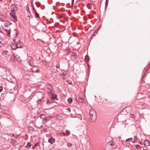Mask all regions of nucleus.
Masks as SVG:
<instances>
[{
	"label": "nucleus",
	"instance_id": "7c9ffc66",
	"mask_svg": "<svg viewBox=\"0 0 150 150\" xmlns=\"http://www.w3.org/2000/svg\"><path fill=\"white\" fill-rule=\"evenodd\" d=\"M29 59L30 61V63H29V64L30 65H31L32 64V58L30 57Z\"/></svg>",
	"mask_w": 150,
	"mask_h": 150
},
{
	"label": "nucleus",
	"instance_id": "ddd939ff",
	"mask_svg": "<svg viewBox=\"0 0 150 150\" xmlns=\"http://www.w3.org/2000/svg\"><path fill=\"white\" fill-rule=\"evenodd\" d=\"M144 144L146 146H149L150 145V143L148 140L145 141L144 142Z\"/></svg>",
	"mask_w": 150,
	"mask_h": 150
},
{
	"label": "nucleus",
	"instance_id": "a878e982",
	"mask_svg": "<svg viewBox=\"0 0 150 150\" xmlns=\"http://www.w3.org/2000/svg\"><path fill=\"white\" fill-rule=\"evenodd\" d=\"M38 143H36V144H34V146H33V147H32V149H35V147H36V146H37V145H38Z\"/></svg>",
	"mask_w": 150,
	"mask_h": 150
},
{
	"label": "nucleus",
	"instance_id": "2f4dec72",
	"mask_svg": "<svg viewBox=\"0 0 150 150\" xmlns=\"http://www.w3.org/2000/svg\"><path fill=\"white\" fill-rule=\"evenodd\" d=\"M11 143H13L14 144L15 143V141H14L13 139H11Z\"/></svg>",
	"mask_w": 150,
	"mask_h": 150
},
{
	"label": "nucleus",
	"instance_id": "49530a36",
	"mask_svg": "<svg viewBox=\"0 0 150 150\" xmlns=\"http://www.w3.org/2000/svg\"><path fill=\"white\" fill-rule=\"evenodd\" d=\"M0 1H2V0H0Z\"/></svg>",
	"mask_w": 150,
	"mask_h": 150
},
{
	"label": "nucleus",
	"instance_id": "f257e3e1",
	"mask_svg": "<svg viewBox=\"0 0 150 150\" xmlns=\"http://www.w3.org/2000/svg\"><path fill=\"white\" fill-rule=\"evenodd\" d=\"M90 117L93 121H95L96 118V114L95 111L93 109L90 110Z\"/></svg>",
	"mask_w": 150,
	"mask_h": 150
},
{
	"label": "nucleus",
	"instance_id": "e433bc0d",
	"mask_svg": "<svg viewBox=\"0 0 150 150\" xmlns=\"http://www.w3.org/2000/svg\"><path fill=\"white\" fill-rule=\"evenodd\" d=\"M50 103V102H49V100L48 99L47 100V104H49Z\"/></svg>",
	"mask_w": 150,
	"mask_h": 150
},
{
	"label": "nucleus",
	"instance_id": "c756f323",
	"mask_svg": "<svg viewBox=\"0 0 150 150\" xmlns=\"http://www.w3.org/2000/svg\"><path fill=\"white\" fill-rule=\"evenodd\" d=\"M37 101L38 103L40 104L41 102V99H39L38 100H37Z\"/></svg>",
	"mask_w": 150,
	"mask_h": 150
},
{
	"label": "nucleus",
	"instance_id": "4be33fe9",
	"mask_svg": "<svg viewBox=\"0 0 150 150\" xmlns=\"http://www.w3.org/2000/svg\"><path fill=\"white\" fill-rule=\"evenodd\" d=\"M85 60L86 61V62H88L89 61V57H88L87 56H86L85 57Z\"/></svg>",
	"mask_w": 150,
	"mask_h": 150
},
{
	"label": "nucleus",
	"instance_id": "a211bd4d",
	"mask_svg": "<svg viewBox=\"0 0 150 150\" xmlns=\"http://www.w3.org/2000/svg\"><path fill=\"white\" fill-rule=\"evenodd\" d=\"M67 100L68 102L69 103H71L72 102V99L70 98H69Z\"/></svg>",
	"mask_w": 150,
	"mask_h": 150
},
{
	"label": "nucleus",
	"instance_id": "f8f14e48",
	"mask_svg": "<svg viewBox=\"0 0 150 150\" xmlns=\"http://www.w3.org/2000/svg\"><path fill=\"white\" fill-rule=\"evenodd\" d=\"M57 118L60 120H61L62 119L63 116V115L61 114H58L57 115Z\"/></svg>",
	"mask_w": 150,
	"mask_h": 150
},
{
	"label": "nucleus",
	"instance_id": "f03ea898",
	"mask_svg": "<svg viewBox=\"0 0 150 150\" xmlns=\"http://www.w3.org/2000/svg\"><path fill=\"white\" fill-rule=\"evenodd\" d=\"M41 118L43 119V124H45L51 118L50 116H46L44 115H42L41 116Z\"/></svg>",
	"mask_w": 150,
	"mask_h": 150
},
{
	"label": "nucleus",
	"instance_id": "412c9836",
	"mask_svg": "<svg viewBox=\"0 0 150 150\" xmlns=\"http://www.w3.org/2000/svg\"><path fill=\"white\" fill-rule=\"evenodd\" d=\"M63 44L62 42H59L58 43V45L59 47L61 48V47L62 46Z\"/></svg>",
	"mask_w": 150,
	"mask_h": 150
},
{
	"label": "nucleus",
	"instance_id": "20e7f679",
	"mask_svg": "<svg viewBox=\"0 0 150 150\" xmlns=\"http://www.w3.org/2000/svg\"><path fill=\"white\" fill-rule=\"evenodd\" d=\"M19 43L13 44L11 46V47L13 50H15L18 48H22L23 47L22 46H19Z\"/></svg>",
	"mask_w": 150,
	"mask_h": 150
},
{
	"label": "nucleus",
	"instance_id": "9d476101",
	"mask_svg": "<svg viewBox=\"0 0 150 150\" xmlns=\"http://www.w3.org/2000/svg\"><path fill=\"white\" fill-rule=\"evenodd\" d=\"M19 40V38L18 37H15L13 39L14 41L17 43H18Z\"/></svg>",
	"mask_w": 150,
	"mask_h": 150
},
{
	"label": "nucleus",
	"instance_id": "a18cd8bd",
	"mask_svg": "<svg viewBox=\"0 0 150 150\" xmlns=\"http://www.w3.org/2000/svg\"><path fill=\"white\" fill-rule=\"evenodd\" d=\"M134 142H134V141H133V142H132V143H134Z\"/></svg>",
	"mask_w": 150,
	"mask_h": 150
},
{
	"label": "nucleus",
	"instance_id": "c03bdc74",
	"mask_svg": "<svg viewBox=\"0 0 150 150\" xmlns=\"http://www.w3.org/2000/svg\"><path fill=\"white\" fill-rule=\"evenodd\" d=\"M63 134L64 135H66V134L65 133H63Z\"/></svg>",
	"mask_w": 150,
	"mask_h": 150
},
{
	"label": "nucleus",
	"instance_id": "bb28decb",
	"mask_svg": "<svg viewBox=\"0 0 150 150\" xmlns=\"http://www.w3.org/2000/svg\"><path fill=\"white\" fill-rule=\"evenodd\" d=\"M66 134L67 135H69V134H70V132H69V131L68 130H67L66 131Z\"/></svg>",
	"mask_w": 150,
	"mask_h": 150
},
{
	"label": "nucleus",
	"instance_id": "aec40b11",
	"mask_svg": "<svg viewBox=\"0 0 150 150\" xmlns=\"http://www.w3.org/2000/svg\"><path fill=\"white\" fill-rule=\"evenodd\" d=\"M109 0H106L105 3V8L106 9L107 6H108Z\"/></svg>",
	"mask_w": 150,
	"mask_h": 150
},
{
	"label": "nucleus",
	"instance_id": "6e6552de",
	"mask_svg": "<svg viewBox=\"0 0 150 150\" xmlns=\"http://www.w3.org/2000/svg\"><path fill=\"white\" fill-rule=\"evenodd\" d=\"M55 139L53 138H51L48 140V142L51 144H52L53 143L55 142Z\"/></svg>",
	"mask_w": 150,
	"mask_h": 150
},
{
	"label": "nucleus",
	"instance_id": "4c0bfd02",
	"mask_svg": "<svg viewBox=\"0 0 150 150\" xmlns=\"http://www.w3.org/2000/svg\"><path fill=\"white\" fill-rule=\"evenodd\" d=\"M150 68V63L148 64V65L147 67V69Z\"/></svg>",
	"mask_w": 150,
	"mask_h": 150
},
{
	"label": "nucleus",
	"instance_id": "37998d69",
	"mask_svg": "<svg viewBox=\"0 0 150 150\" xmlns=\"http://www.w3.org/2000/svg\"><path fill=\"white\" fill-rule=\"evenodd\" d=\"M18 43H19V45H19V46H21V45H20V44H21V42H19Z\"/></svg>",
	"mask_w": 150,
	"mask_h": 150
},
{
	"label": "nucleus",
	"instance_id": "ea45409f",
	"mask_svg": "<svg viewBox=\"0 0 150 150\" xmlns=\"http://www.w3.org/2000/svg\"><path fill=\"white\" fill-rule=\"evenodd\" d=\"M74 56L75 57H76L77 56V55H76V54H74Z\"/></svg>",
	"mask_w": 150,
	"mask_h": 150
},
{
	"label": "nucleus",
	"instance_id": "dca6fc26",
	"mask_svg": "<svg viewBox=\"0 0 150 150\" xmlns=\"http://www.w3.org/2000/svg\"><path fill=\"white\" fill-rule=\"evenodd\" d=\"M114 143L112 141H110L108 142L107 144L108 145H110L111 146L113 145L114 144Z\"/></svg>",
	"mask_w": 150,
	"mask_h": 150
},
{
	"label": "nucleus",
	"instance_id": "72a5a7b5",
	"mask_svg": "<svg viewBox=\"0 0 150 150\" xmlns=\"http://www.w3.org/2000/svg\"><path fill=\"white\" fill-rule=\"evenodd\" d=\"M74 0H72V1H71L72 6L74 4Z\"/></svg>",
	"mask_w": 150,
	"mask_h": 150
},
{
	"label": "nucleus",
	"instance_id": "4468645a",
	"mask_svg": "<svg viewBox=\"0 0 150 150\" xmlns=\"http://www.w3.org/2000/svg\"><path fill=\"white\" fill-rule=\"evenodd\" d=\"M15 11H11V13H10V14L14 18L15 16Z\"/></svg>",
	"mask_w": 150,
	"mask_h": 150
},
{
	"label": "nucleus",
	"instance_id": "5701e85b",
	"mask_svg": "<svg viewBox=\"0 0 150 150\" xmlns=\"http://www.w3.org/2000/svg\"><path fill=\"white\" fill-rule=\"evenodd\" d=\"M35 17L36 18H38L39 17V15L37 13L36 11H35Z\"/></svg>",
	"mask_w": 150,
	"mask_h": 150
},
{
	"label": "nucleus",
	"instance_id": "9b49d317",
	"mask_svg": "<svg viewBox=\"0 0 150 150\" xmlns=\"http://www.w3.org/2000/svg\"><path fill=\"white\" fill-rule=\"evenodd\" d=\"M52 97V100H54V99H56L57 96L56 94H54V93L52 94H51Z\"/></svg>",
	"mask_w": 150,
	"mask_h": 150
},
{
	"label": "nucleus",
	"instance_id": "6ab92c4d",
	"mask_svg": "<svg viewBox=\"0 0 150 150\" xmlns=\"http://www.w3.org/2000/svg\"><path fill=\"white\" fill-rule=\"evenodd\" d=\"M8 51L6 50L2 52V55L3 56L6 55L7 54Z\"/></svg>",
	"mask_w": 150,
	"mask_h": 150
},
{
	"label": "nucleus",
	"instance_id": "c9c22d12",
	"mask_svg": "<svg viewBox=\"0 0 150 150\" xmlns=\"http://www.w3.org/2000/svg\"><path fill=\"white\" fill-rule=\"evenodd\" d=\"M3 90L2 87H0V92H1Z\"/></svg>",
	"mask_w": 150,
	"mask_h": 150
},
{
	"label": "nucleus",
	"instance_id": "79ce46f5",
	"mask_svg": "<svg viewBox=\"0 0 150 150\" xmlns=\"http://www.w3.org/2000/svg\"><path fill=\"white\" fill-rule=\"evenodd\" d=\"M2 40L1 38H0V43H1V41H2Z\"/></svg>",
	"mask_w": 150,
	"mask_h": 150
},
{
	"label": "nucleus",
	"instance_id": "c85d7f7f",
	"mask_svg": "<svg viewBox=\"0 0 150 150\" xmlns=\"http://www.w3.org/2000/svg\"><path fill=\"white\" fill-rule=\"evenodd\" d=\"M135 147L137 149H139L141 147L139 145H137Z\"/></svg>",
	"mask_w": 150,
	"mask_h": 150
},
{
	"label": "nucleus",
	"instance_id": "f3484780",
	"mask_svg": "<svg viewBox=\"0 0 150 150\" xmlns=\"http://www.w3.org/2000/svg\"><path fill=\"white\" fill-rule=\"evenodd\" d=\"M31 145V144L30 142H28L27 143V145L25 146L26 147H27L28 148L30 147Z\"/></svg>",
	"mask_w": 150,
	"mask_h": 150
},
{
	"label": "nucleus",
	"instance_id": "0eeeda50",
	"mask_svg": "<svg viewBox=\"0 0 150 150\" xmlns=\"http://www.w3.org/2000/svg\"><path fill=\"white\" fill-rule=\"evenodd\" d=\"M17 7L14 5H12L11 7V11H15L17 10Z\"/></svg>",
	"mask_w": 150,
	"mask_h": 150
},
{
	"label": "nucleus",
	"instance_id": "a19ab883",
	"mask_svg": "<svg viewBox=\"0 0 150 150\" xmlns=\"http://www.w3.org/2000/svg\"><path fill=\"white\" fill-rule=\"evenodd\" d=\"M134 138L135 139H137V137L136 136H134Z\"/></svg>",
	"mask_w": 150,
	"mask_h": 150
},
{
	"label": "nucleus",
	"instance_id": "473e14b6",
	"mask_svg": "<svg viewBox=\"0 0 150 150\" xmlns=\"http://www.w3.org/2000/svg\"><path fill=\"white\" fill-rule=\"evenodd\" d=\"M99 28H98L97 29V30H96V31H95L94 33H93V34L94 35V34L95 33H97V32L98 31V30H99Z\"/></svg>",
	"mask_w": 150,
	"mask_h": 150
},
{
	"label": "nucleus",
	"instance_id": "cd10ccee",
	"mask_svg": "<svg viewBox=\"0 0 150 150\" xmlns=\"http://www.w3.org/2000/svg\"><path fill=\"white\" fill-rule=\"evenodd\" d=\"M67 145L68 147H71L72 146V144L70 143H69L67 144Z\"/></svg>",
	"mask_w": 150,
	"mask_h": 150
},
{
	"label": "nucleus",
	"instance_id": "1a4fd4ad",
	"mask_svg": "<svg viewBox=\"0 0 150 150\" xmlns=\"http://www.w3.org/2000/svg\"><path fill=\"white\" fill-rule=\"evenodd\" d=\"M15 59H16L18 62H20L21 61V57L18 55H16L15 56Z\"/></svg>",
	"mask_w": 150,
	"mask_h": 150
},
{
	"label": "nucleus",
	"instance_id": "2eb2a0df",
	"mask_svg": "<svg viewBox=\"0 0 150 150\" xmlns=\"http://www.w3.org/2000/svg\"><path fill=\"white\" fill-rule=\"evenodd\" d=\"M79 101L81 103H83L84 101V99L83 98L80 97L79 98Z\"/></svg>",
	"mask_w": 150,
	"mask_h": 150
},
{
	"label": "nucleus",
	"instance_id": "b1692460",
	"mask_svg": "<svg viewBox=\"0 0 150 150\" xmlns=\"http://www.w3.org/2000/svg\"><path fill=\"white\" fill-rule=\"evenodd\" d=\"M132 138H130L128 139H126V141L127 142H128L129 141H132Z\"/></svg>",
	"mask_w": 150,
	"mask_h": 150
},
{
	"label": "nucleus",
	"instance_id": "39448f33",
	"mask_svg": "<svg viewBox=\"0 0 150 150\" xmlns=\"http://www.w3.org/2000/svg\"><path fill=\"white\" fill-rule=\"evenodd\" d=\"M58 68L57 66L55 65H52L50 67V70L52 72L54 73H56L57 71V69Z\"/></svg>",
	"mask_w": 150,
	"mask_h": 150
},
{
	"label": "nucleus",
	"instance_id": "f704fd0d",
	"mask_svg": "<svg viewBox=\"0 0 150 150\" xmlns=\"http://www.w3.org/2000/svg\"><path fill=\"white\" fill-rule=\"evenodd\" d=\"M67 110L69 112L71 111V108H68L67 109Z\"/></svg>",
	"mask_w": 150,
	"mask_h": 150
},
{
	"label": "nucleus",
	"instance_id": "7ed1b4c3",
	"mask_svg": "<svg viewBox=\"0 0 150 150\" xmlns=\"http://www.w3.org/2000/svg\"><path fill=\"white\" fill-rule=\"evenodd\" d=\"M46 87L48 90V92L50 94L54 93V92L52 91V88L51 85L50 84H47Z\"/></svg>",
	"mask_w": 150,
	"mask_h": 150
},
{
	"label": "nucleus",
	"instance_id": "de8ad7c7",
	"mask_svg": "<svg viewBox=\"0 0 150 150\" xmlns=\"http://www.w3.org/2000/svg\"><path fill=\"white\" fill-rule=\"evenodd\" d=\"M144 150H147V149H144Z\"/></svg>",
	"mask_w": 150,
	"mask_h": 150
},
{
	"label": "nucleus",
	"instance_id": "58836bf2",
	"mask_svg": "<svg viewBox=\"0 0 150 150\" xmlns=\"http://www.w3.org/2000/svg\"><path fill=\"white\" fill-rule=\"evenodd\" d=\"M32 7H33V11H34V12H35V11H36V10L35 9V8L33 7V6H32Z\"/></svg>",
	"mask_w": 150,
	"mask_h": 150
},
{
	"label": "nucleus",
	"instance_id": "393cba45",
	"mask_svg": "<svg viewBox=\"0 0 150 150\" xmlns=\"http://www.w3.org/2000/svg\"><path fill=\"white\" fill-rule=\"evenodd\" d=\"M5 30L7 32V33H8V34H9L10 33V31L11 30H8V29H5Z\"/></svg>",
	"mask_w": 150,
	"mask_h": 150
},
{
	"label": "nucleus",
	"instance_id": "423d86ee",
	"mask_svg": "<svg viewBox=\"0 0 150 150\" xmlns=\"http://www.w3.org/2000/svg\"><path fill=\"white\" fill-rule=\"evenodd\" d=\"M32 70L33 72L38 73L39 72V70L36 67H33L32 68Z\"/></svg>",
	"mask_w": 150,
	"mask_h": 150
}]
</instances>
